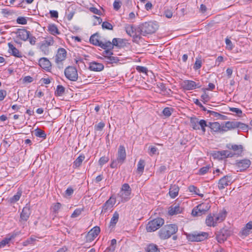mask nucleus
Listing matches in <instances>:
<instances>
[{"mask_svg":"<svg viewBox=\"0 0 252 252\" xmlns=\"http://www.w3.org/2000/svg\"><path fill=\"white\" fill-rule=\"evenodd\" d=\"M126 151L124 146L120 145L118 150L116 159H111L112 162L110 165L111 168H117L118 166L122 165L126 159Z\"/></svg>","mask_w":252,"mask_h":252,"instance_id":"obj_1","label":"nucleus"},{"mask_svg":"<svg viewBox=\"0 0 252 252\" xmlns=\"http://www.w3.org/2000/svg\"><path fill=\"white\" fill-rule=\"evenodd\" d=\"M178 230V226L175 224L165 225L159 231V237L163 240L168 239L175 234Z\"/></svg>","mask_w":252,"mask_h":252,"instance_id":"obj_2","label":"nucleus"},{"mask_svg":"<svg viewBox=\"0 0 252 252\" xmlns=\"http://www.w3.org/2000/svg\"><path fill=\"white\" fill-rule=\"evenodd\" d=\"M158 25L153 22H145L140 25L138 27L140 35L146 36L147 34H152L158 29Z\"/></svg>","mask_w":252,"mask_h":252,"instance_id":"obj_3","label":"nucleus"},{"mask_svg":"<svg viewBox=\"0 0 252 252\" xmlns=\"http://www.w3.org/2000/svg\"><path fill=\"white\" fill-rule=\"evenodd\" d=\"M45 39L40 42L38 47L42 54L44 55H48L50 53V50L49 47L53 46L55 43L54 38L51 36H48L47 37L44 38Z\"/></svg>","mask_w":252,"mask_h":252,"instance_id":"obj_4","label":"nucleus"},{"mask_svg":"<svg viewBox=\"0 0 252 252\" xmlns=\"http://www.w3.org/2000/svg\"><path fill=\"white\" fill-rule=\"evenodd\" d=\"M188 241L191 242H201L203 241L208 237V233L205 232L194 231L190 233L185 232Z\"/></svg>","mask_w":252,"mask_h":252,"instance_id":"obj_5","label":"nucleus"},{"mask_svg":"<svg viewBox=\"0 0 252 252\" xmlns=\"http://www.w3.org/2000/svg\"><path fill=\"white\" fill-rule=\"evenodd\" d=\"M131 189L128 184H124L121 188V189L118 195L120 198V201L125 202L129 200L130 198Z\"/></svg>","mask_w":252,"mask_h":252,"instance_id":"obj_6","label":"nucleus"},{"mask_svg":"<svg viewBox=\"0 0 252 252\" xmlns=\"http://www.w3.org/2000/svg\"><path fill=\"white\" fill-rule=\"evenodd\" d=\"M164 223V220L161 218H156L150 221L146 226L148 232H154L159 229Z\"/></svg>","mask_w":252,"mask_h":252,"instance_id":"obj_7","label":"nucleus"},{"mask_svg":"<svg viewBox=\"0 0 252 252\" xmlns=\"http://www.w3.org/2000/svg\"><path fill=\"white\" fill-rule=\"evenodd\" d=\"M64 74L68 80L72 81H76L78 77L76 68L71 66H69L65 69Z\"/></svg>","mask_w":252,"mask_h":252,"instance_id":"obj_8","label":"nucleus"},{"mask_svg":"<svg viewBox=\"0 0 252 252\" xmlns=\"http://www.w3.org/2000/svg\"><path fill=\"white\" fill-rule=\"evenodd\" d=\"M125 30L126 33L133 37L134 39H140V33L138 28L137 30L131 25H126Z\"/></svg>","mask_w":252,"mask_h":252,"instance_id":"obj_9","label":"nucleus"},{"mask_svg":"<svg viewBox=\"0 0 252 252\" xmlns=\"http://www.w3.org/2000/svg\"><path fill=\"white\" fill-rule=\"evenodd\" d=\"M100 229L98 226H94L91 229L86 236V242L88 243L92 242L99 234Z\"/></svg>","mask_w":252,"mask_h":252,"instance_id":"obj_10","label":"nucleus"},{"mask_svg":"<svg viewBox=\"0 0 252 252\" xmlns=\"http://www.w3.org/2000/svg\"><path fill=\"white\" fill-rule=\"evenodd\" d=\"M66 57V51L63 48L58 49L57 53L55 57L56 63L60 65L63 61H64Z\"/></svg>","mask_w":252,"mask_h":252,"instance_id":"obj_11","label":"nucleus"},{"mask_svg":"<svg viewBox=\"0 0 252 252\" xmlns=\"http://www.w3.org/2000/svg\"><path fill=\"white\" fill-rule=\"evenodd\" d=\"M182 87L185 90H191L196 88H200L199 84H196L194 81L191 80H185L182 83Z\"/></svg>","mask_w":252,"mask_h":252,"instance_id":"obj_12","label":"nucleus"},{"mask_svg":"<svg viewBox=\"0 0 252 252\" xmlns=\"http://www.w3.org/2000/svg\"><path fill=\"white\" fill-rule=\"evenodd\" d=\"M207 209L205 204H199L192 209L191 214L193 216H200L204 214Z\"/></svg>","mask_w":252,"mask_h":252,"instance_id":"obj_13","label":"nucleus"},{"mask_svg":"<svg viewBox=\"0 0 252 252\" xmlns=\"http://www.w3.org/2000/svg\"><path fill=\"white\" fill-rule=\"evenodd\" d=\"M219 220L220 216L218 215H209L206 219V224L208 226L214 227L217 224Z\"/></svg>","mask_w":252,"mask_h":252,"instance_id":"obj_14","label":"nucleus"},{"mask_svg":"<svg viewBox=\"0 0 252 252\" xmlns=\"http://www.w3.org/2000/svg\"><path fill=\"white\" fill-rule=\"evenodd\" d=\"M31 214V210L30 205L27 204L23 208L22 211L20 214V221H26L29 219Z\"/></svg>","mask_w":252,"mask_h":252,"instance_id":"obj_15","label":"nucleus"},{"mask_svg":"<svg viewBox=\"0 0 252 252\" xmlns=\"http://www.w3.org/2000/svg\"><path fill=\"white\" fill-rule=\"evenodd\" d=\"M89 69L93 71L99 72L104 69V65L101 63L96 62H92L89 63Z\"/></svg>","mask_w":252,"mask_h":252,"instance_id":"obj_16","label":"nucleus"},{"mask_svg":"<svg viewBox=\"0 0 252 252\" xmlns=\"http://www.w3.org/2000/svg\"><path fill=\"white\" fill-rule=\"evenodd\" d=\"M237 128L236 122L228 121L221 124V132L227 131Z\"/></svg>","mask_w":252,"mask_h":252,"instance_id":"obj_17","label":"nucleus"},{"mask_svg":"<svg viewBox=\"0 0 252 252\" xmlns=\"http://www.w3.org/2000/svg\"><path fill=\"white\" fill-rule=\"evenodd\" d=\"M251 164L250 160L247 159H242L237 162V165L238 168L240 170H244L248 168Z\"/></svg>","mask_w":252,"mask_h":252,"instance_id":"obj_18","label":"nucleus"},{"mask_svg":"<svg viewBox=\"0 0 252 252\" xmlns=\"http://www.w3.org/2000/svg\"><path fill=\"white\" fill-rule=\"evenodd\" d=\"M39 65L44 69H49L51 67V64L49 60L46 58H41L38 61Z\"/></svg>","mask_w":252,"mask_h":252,"instance_id":"obj_19","label":"nucleus"},{"mask_svg":"<svg viewBox=\"0 0 252 252\" xmlns=\"http://www.w3.org/2000/svg\"><path fill=\"white\" fill-rule=\"evenodd\" d=\"M17 33L18 36L24 41H26L28 39L30 35V32L26 29H18Z\"/></svg>","mask_w":252,"mask_h":252,"instance_id":"obj_20","label":"nucleus"},{"mask_svg":"<svg viewBox=\"0 0 252 252\" xmlns=\"http://www.w3.org/2000/svg\"><path fill=\"white\" fill-rule=\"evenodd\" d=\"M8 46L9 47V52L13 56L18 58H21L22 57V54L11 43H8Z\"/></svg>","mask_w":252,"mask_h":252,"instance_id":"obj_21","label":"nucleus"},{"mask_svg":"<svg viewBox=\"0 0 252 252\" xmlns=\"http://www.w3.org/2000/svg\"><path fill=\"white\" fill-rule=\"evenodd\" d=\"M179 190V188L177 185H171L169 189V195L172 198H175L178 195Z\"/></svg>","mask_w":252,"mask_h":252,"instance_id":"obj_22","label":"nucleus"},{"mask_svg":"<svg viewBox=\"0 0 252 252\" xmlns=\"http://www.w3.org/2000/svg\"><path fill=\"white\" fill-rule=\"evenodd\" d=\"M98 37L99 35L97 33H95L91 35L90 38V43L95 46H100L101 41H99L98 39Z\"/></svg>","mask_w":252,"mask_h":252,"instance_id":"obj_23","label":"nucleus"},{"mask_svg":"<svg viewBox=\"0 0 252 252\" xmlns=\"http://www.w3.org/2000/svg\"><path fill=\"white\" fill-rule=\"evenodd\" d=\"M47 29L48 31L53 35L60 34L61 33L55 24H49L47 26Z\"/></svg>","mask_w":252,"mask_h":252,"instance_id":"obj_24","label":"nucleus"},{"mask_svg":"<svg viewBox=\"0 0 252 252\" xmlns=\"http://www.w3.org/2000/svg\"><path fill=\"white\" fill-rule=\"evenodd\" d=\"M182 212V209L179 206H171L168 210V213L171 216H173L180 213Z\"/></svg>","mask_w":252,"mask_h":252,"instance_id":"obj_25","label":"nucleus"},{"mask_svg":"<svg viewBox=\"0 0 252 252\" xmlns=\"http://www.w3.org/2000/svg\"><path fill=\"white\" fill-rule=\"evenodd\" d=\"M120 60L117 57L114 56H105L104 61L108 64H112L118 63Z\"/></svg>","mask_w":252,"mask_h":252,"instance_id":"obj_26","label":"nucleus"},{"mask_svg":"<svg viewBox=\"0 0 252 252\" xmlns=\"http://www.w3.org/2000/svg\"><path fill=\"white\" fill-rule=\"evenodd\" d=\"M85 159V156L84 155H80L73 162V167L74 168L79 167L83 161Z\"/></svg>","mask_w":252,"mask_h":252,"instance_id":"obj_27","label":"nucleus"},{"mask_svg":"<svg viewBox=\"0 0 252 252\" xmlns=\"http://www.w3.org/2000/svg\"><path fill=\"white\" fill-rule=\"evenodd\" d=\"M16 236V234H12L10 237H6L1 242H0V248L4 247L6 244H8L11 240L14 239Z\"/></svg>","mask_w":252,"mask_h":252,"instance_id":"obj_28","label":"nucleus"},{"mask_svg":"<svg viewBox=\"0 0 252 252\" xmlns=\"http://www.w3.org/2000/svg\"><path fill=\"white\" fill-rule=\"evenodd\" d=\"M208 125V126L215 132L219 131L220 129V125L218 122L209 123Z\"/></svg>","mask_w":252,"mask_h":252,"instance_id":"obj_29","label":"nucleus"},{"mask_svg":"<svg viewBox=\"0 0 252 252\" xmlns=\"http://www.w3.org/2000/svg\"><path fill=\"white\" fill-rule=\"evenodd\" d=\"M228 148L230 149H232L235 152H236L238 154H239L242 152L243 147L242 145H229Z\"/></svg>","mask_w":252,"mask_h":252,"instance_id":"obj_30","label":"nucleus"},{"mask_svg":"<svg viewBox=\"0 0 252 252\" xmlns=\"http://www.w3.org/2000/svg\"><path fill=\"white\" fill-rule=\"evenodd\" d=\"M199 120L197 118H191L190 124L192 127L195 130L200 129L199 126Z\"/></svg>","mask_w":252,"mask_h":252,"instance_id":"obj_31","label":"nucleus"},{"mask_svg":"<svg viewBox=\"0 0 252 252\" xmlns=\"http://www.w3.org/2000/svg\"><path fill=\"white\" fill-rule=\"evenodd\" d=\"M119 218V213L117 212H115L114 213L113 217L111 219V220L110 222V225L113 226H115L118 221Z\"/></svg>","mask_w":252,"mask_h":252,"instance_id":"obj_32","label":"nucleus"},{"mask_svg":"<svg viewBox=\"0 0 252 252\" xmlns=\"http://www.w3.org/2000/svg\"><path fill=\"white\" fill-rule=\"evenodd\" d=\"M231 182V178L230 176H226L221 178V189L228 185Z\"/></svg>","mask_w":252,"mask_h":252,"instance_id":"obj_33","label":"nucleus"},{"mask_svg":"<svg viewBox=\"0 0 252 252\" xmlns=\"http://www.w3.org/2000/svg\"><path fill=\"white\" fill-rule=\"evenodd\" d=\"M21 195L22 192L20 191H18L16 194H15L14 196H13L9 199V201L11 203H16L20 199Z\"/></svg>","mask_w":252,"mask_h":252,"instance_id":"obj_34","label":"nucleus"},{"mask_svg":"<svg viewBox=\"0 0 252 252\" xmlns=\"http://www.w3.org/2000/svg\"><path fill=\"white\" fill-rule=\"evenodd\" d=\"M101 48L106 50H110L113 49V44H111L110 41H107L105 43H102L101 42V45L100 46Z\"/></svg>","mask_w":252,"mask_h":252,"instance_id":"obj_35","label":"nucleus"},{"mask_svg":"<svg viewBox=\"0 0 252 252\" xmlns=\"http://www.w3.org/2000/svg\"><path fill=\"white\" fill-rule=\"evenodd\" d=\"M34 134L36 136L42 138L43 139H45L46 137V134L44 131L39 128H37L35 130Z\"/></svg>","mask_w":252,"mask_h":252,"instance_id":"obj_36","label":"nucleus"},{"mask_svg":"<svg viewBox=\"0 0 252 252\" xmlns=\"http://www.w3.org/2000/svg\"><path fill=\"white\" fill-rule=\"evenodd\" d=\"M145 167V161L142 159H140L137 164V171L139 173H143Z\"/></svg>","mask_w":252,"mask_h":252,"instance_id":"obj_37","label":"nucleus"},{"mask_svg":"<svg viewBox=\"0 0 252 252\" xmlns=\"http://www.w3.org/2000/svg\"><path fill=\"white\" fill-rule=\"evenodd\" d=\"M202 62L201 58L200 57H198L197 58H196V60H195V62L194 63V66H193V68L195 70H197V69H200L202 66Z\"/></svg>","mask_w":252,"mask_h":252,"instance_id":"obj_38","label":"nucleus"},{"mask_svg":"<svg viewBox=\"0 0 252 252\" xmlns=\"http://www.w3.org/2000/svg\"><path fill=\"white\" fill-rule=\"evenodd\" d=\"M147 252H160L158 246L150 244L147 248Z\"/></svg>","mask_w":252,"mask_h":252,"instance_id":"obj_39","label":"nucleus"},{"mask_svg":"<svg viewBox=\"0 0 252 252\" xmlns=\"http://www.w3.org/2000/svg\"><path fill=\"white\" fill-rule=\"evenodd\" d=\"M173 112V109L172 108L170 107H166L163 109L162 111V114L164 116L166 117H169L172 114V113Z\"/></svg>","mask_w":252,"mask_h":252,"instance_id":"obj_40","label":"nucleus"},{"mask_svg":"<svg viewBox=\"0 0 252 252\" xmlns=\"http://www.w3.org/2000/svg\"><path fill=\"white\" fill-rule=\"evenodd\" d=\"M65 89L62 85H58L55 92V94L58 96L62 95L64 93Z\"/></svg>","mask_w":252,"mask_h":252,"instance_id":"obj_41","label":"nucleus"},{"mask_svg":"<svg viewBox=\"0 0 252 252\" xmlns=\"http://www.w3.org/2000/svg\"><path fill=\"white\" fill-rule=\"evenodd\" d=\"M211 166L210 165H207L206 166H204L201 168L198 171V174L200 175H203L207 173L209 170L210 169Z\"/></svg>","mask_w":252,"mask_h":252,"instance_id":"obj_42","label":"nucleus"},{"mask_svg":"<svg viewBox=\"0 0 252 252\" xmlns=\"http://www.w3.org/2000/svg\"><path fill=\"white\" fill-rule=\"evenodd\" d=\"M84 211L83 208H77L76 209L73 213L71 215V217L72 218H75L78 217L79 215H81L82 212Z\"/></svg>","mask_w":252,"mask_h":252,"instance_id":"obj_43","label":"nucleus"},{"mask_svg":"<svg viewBox=\"0 0 252 252\" xmlns=\"http://www.w3.org/2000/svg\"><path fill=\"white\" fill-rule=\"evenodd\" d=\"M198 125L200 127V129L201 128L204 133L206 131L205 127L209 126L208 124H207L206 121H205L204 120H200Z\"/></svg>","mask_w":252,"mask_h":252,"instance_id":"obj_44","label":"nucleus"},{"mask_svg":"<svg viewBox=\"0 0 252 252\" xmlns=\"http://www.w3.org/2000/svg\"><path fill=\"white\" fill-rule=\"evenodd\" d=\"M112 208V207L110 205H108V203L106 202L102 207L101 214H105L108 210L111 209Z\"/></svg>","mask_w":252,"mask_h":252,"instance_id":"obj_45","label":"nucleus"},{"mask_svg":"<svg viewBox=\"0 0 252 252\" xmlns=\"http://www.w3.org/2000/svg\"><path fill=\"white\" fill-rule=\"evenodd\" d=\"M231 234V231L228 229H225L223 228V229H221V236H223L224 237H221V240H224V239H226V237L230 235Z\"/></svg>","mask_w":252,"mask_h":252,"instance_id":"obj_46","label":"nucleus"},{"mask_svg":"<svg viewBox=\"0 0 252 252\" xmlns=\"http://www.w3.org/2000/svg\"><path fill=\"white\" fill-rule=\"evenodd\" d=\"M102 28L103 29H106L109 30H113V27L111 24L108 22H103L102 24Z\"/></svg>","mask_w":252,"mask_h":252,"instance_id":"obj_47","label":"nucleus"},{"mask_svg":"<svg viewBox=\"0 0 252 252\" xmlns=\"http://www.w3.org/2000/svg\"><path fill=\"white\" fill-rule=\"evenodd\" d=\"M229 111L235 113L236 115L240 116L242 114V111L241 109L237 108L230 107Z\"/></svg>","mask_w":252,"mask_h":252,"instance_id":"obj_48","label":"nucleus"},{"mask_svg":"<svg viewBox=\"0 0 252 252\" xmlns=\"http://www.w3.org/2000/svg\"><path fill=\"white\" fill-rule=\"evenodd\" d=\"M109 160V158L108 157L103 156L99 158L98 163L99 165L101 166L107 163Z\"/></svg>","mask_w":252,"mask_h":252,"instance_id":"obj_49","label":"nucleus"},{"mask_svg":"<svg viewBox=\"0 0 252 252\" xmlns=\"http://www.w3.org/2000/svg\"><path fill=\"white\" fill-rule=\"evenodd\" d=\"M226 48L228 50H231L233 48V45L231 41L228 38L225 39Z\"/></svg>","mask_w":252,"mask_h":252,"instance_id":"obj_50","label":"nucleus"},{"mask_svg":"<svg viewBox=\"0 0 252 252\" xmlns=\"http://www.w3.org/2000/svg\"><path fill=\"white\" fill-rule=\"evenodd\" d=\"M16 22L19 24L26 25L27 23V20L24 17H18L17 18Z\"/></svg>","mask_w":252,"mask_h":252,"instance_id":"obj_51","label":"nucleus"},{"mask_svg":"<svg viewBox=\"0 0 252 252\" xmlns=\"http://www.w3.org/2000/svg\"><path fill=\"white\" fill-rule=\"evenodd\" d=\"M212 157L214 159L220 160V151H214L212 154Z\"/></svg>","mask_w":252,"mask_h":252,"instance_id":"obj_52","label":"nucleus"},{"mask_svg":"<svg viewBox=\"0 0 252 252\" xmlns=\"http://www.w3.org/2000/svg\"><path fill=\"white\" fill-rule=\"evenodd\" d=\"M62 205L60 203L57 202L55 203L53 206V211L55 214H57L58 213L59 210L61 208Z\"/></svg>","mask_w":252,"mask_h":252,"instance_id":"obj_53","label":"nucleus"},{"mask_svg":"<svg viewBox=\"0 0 252 252\" xmlns=\"http://www.w3.org/2000/svg\"><path fill=\"white\" fill-rule=\"evenodd\" d=\"M104 126L105 124L103 122H99L97 125H95L94 129L97 131H101Z\"/></svg>","mask_w":252,"mask_h":252,"instance_id":"obj_54","label":"nucleus"},{"mask_svg":"<svg viewBox=\"0 0 252 252\" xmlns=\"http://www.w3.org/2000/svg\"><path fill=\"white\" fill-rule=\"evenodd\" d=\"M113 55V53L112 52H111L110 50H104L102 52V55L103 56V58H102L101 59L104 61L105 56H112Z\"/></svg>","mask_w":252,"mask_h":252,"instance_id":"obj_55","label":"nucleus"},{"mask_svg":"<svg viewBox=\"0 0 252 252\" xmlns=\"http://www.w3.org/2000/svg\"><path fill=\"white\" fill-rule=\"evenodd\" d=\"M221 158L222 157H232L233 156V154L229 151H221Z\"/></svg>","mask_w":252,"mask_h":252,"instance_id":"obj_56","label":"nucleus"},{"mask_svg":"<svg viewBox=\"0 0 252 252\" xmlns=\"http://www.w3.org/2000/svg\"><path fill=\"white\" fill-rule=\"evenodd\" d=\"M227 105L225 104H221V113L226 114L228 113V111H229V108Z\"/></svg>","mask_w":252,"mask_h":252,"instance_id":"obj_57","label":"nucleus"},{"mask_svg":"<svg viewBox=\"0 0 252 252\" xmlns=\"http://www.w3.org/2000/svg\"><path fill=\"white\" fill-rule=\"evenodd\" d=\"M236 125H237V128H240L244 130L247 129V128H248L247 126L243 123H240L239 122H236Z\"/></svg>","mask_w":252,"mask_h":252,"instance_id":"obj_58","label":"nucleus"},{"mask_svg":"<svg viewBox=\"0 0 252 252\" xmlns=\"http://www.w3.org/2000/svg\"><path fill=\"white\" fill-rule=\"evenodd\" d=\"M121 6V2L119 0H115L113 3L114 9L118 10Z\"/></svg>","mask_w":252,"mask_h":252,"instance_id":"obj_59","label":"nucleus"},{"mask_svg":"<svg viewBox=\"0 0 252 252\" xmlns=\"http://www.w3.org/2000/svg\"><path fill=\"white\" fill-rule=\"evenodd\" d=\"M90 11L95 14L100 15L101 12L99 10H98L97 8L94 7H91L89 9Z\"/></svg>","mask_w":252,"mask_h":252,"instance_id":"obj_60","label":"nucleus"},{"mask_svg":"<svg viewBox=\"0 0 252 252\" xmlns=\"http://www.w3.org/2000/svg\"><path fill=\"white\" fill-rule=\"evenodd\" d=\"M7 95V92L4 90H0V101L3 100Z\"/></svg>","mask_w":252,"mask_h":252,"instance_id":"obj_61","label":"nucleus"},{"mask_svg":"<svg viewBox=\"0 0 252 252\" xmlns=\"http://www.w3.org/2000/svg\"><path fill=\"white\" fill-rule=\"evenodd\" d=\"M119 42L122 43L121 39L116 38H113L112 40V42H111V44H113V47H114V46H118Z\"/></svg>","mask_w":252,"mask_h":252,"instance_id":"obj_62","label":"nucleus"},{"mask_svg":"<svg viewBox=\"0 0 252 252\" xmlns=\"http://www.w3.org/2000/svg\"><path fill=\"white\" fill-rule=\"evenodd\" d=\"M149 150H150L149 154L152 156L156 154L158 149L156 147L151 146L149 147Z\"/></svg>","mask_w":252,"mask_h":252,"instance_id":"obj_63","label":"nucleus"},{"mask_svg":"<svg viewBox=\"0 0 252 252\" xmlns=\"http://www.w3.org/2000/svg\"><path fill=\"white\" fill-rule=\"evenodd\" d=\"M136 68V70L140 72L146 73V72L147 71V68L144 66H137Z\"/></svg>","mask_w":252,"mask_h":252,"instance_id":"obj_64","label":"nucleus"}]
</instances>
